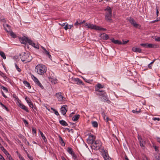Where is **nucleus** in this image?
I'll return each mask as SVG.
<instances>
[{
	"instance_id": "1",
	"label": "nucleus",
	"mask_w": 160,
	"mask_h": 160,
	"mask_svg": "<svg viewBox=\"0 0 160 160\" xmlns=\"http://www.w3.org/2000/svg\"><path fill=\"white\" fill-rule=\"evenodd\" d=\"M47 70L46 66L42 64H39L36 66L35 71L39 75H42L45 73Z\"/></svg>"
},
{
	"instance_id": "2",
	"label": "nucleus",
	"mask_w": 160,
	"mask_h": 160,
	"mask_svg": "<svg viewBox=\"0 0 160 160\" xmlns=\"http://www.w3.org/2000/svg\"><path fill=\"white\" fill-rule=\"evenodd\" d=\"M104 10L106 12L105 16V19L107 22H110L112 20V9L109 7L108 6Z\"/></svg>"
},
{
	"instance_id": "3",
	"label": "nucleus",
	"mask_w": 160,
	"mask_h": 160,
	"mask_svg": "<svg viewBox=\"0 0 160 160\" xmlns=\"http://www.w3.org/2000/svg\"><path fill=\"white\" fill-rule=\"evenodd\" d=\"M21 58L22 62H25V63H27L31 61L32 58L29 53L24 52L22 54Z\"/></svg>"
},
{
	"instance_id": "4",
	"label": "nucleus",
	"mask_w": 160,
	"mask_h": 160,
	"mask_svg": "<svg viewBox=\"0 0 160 160\" xmlns=\"http://www.w3.org/2000/svg\"><path fill=\"white\" fill-rule=\"evenodd\" d=\"M85 26L87 27L88 28L93 29L96 30L105 31L106 30V29L105 28L91 23H85Z\"/></svg>"
},
{
	"instance_id": "5",
	"label": "nucleus",
	"mask_w": 160,
	"mask_h": 160,
	"mask_svg": "<svg viewBox=\"0 0 160 160\" xmlns=\"http://www.w3.org/2000/svg\"><path fill=\"white\" fill-rule=\"evenodd\" d=\"M102 143L100 140L95 141L92 145V148L94 150H98L100 148Z\"/></svg>"
},
{
	"instance_id": "6",
	"label": "nucleus",
	"mask_w": 160,
	"mask_h": 160,
	"mask_svg": "<svg viewBox=\"0 0 160 160\" xmlns=\"http://www.w3.org/2000/svg\"><path fill=\"white\" fill-rule=\"evenodd\" d=\"M101 152H102V155L104 160H111V158L109 157L107 150H104L103 148H101Z\"/></svg>"
},
{
	"instance_id": "7",
	"label": "nucleus",
	"mask_w": 160,
	"mask_h": 160,
	"mask_svg": "<svg viewBox=\"0 0 160 160\" xmlns=\"http://www.w3.org/2000/svg\"><path fill=\"white\" fill-rule=\"evenodd\" d=\"M3 27L5 30L10 34L12 37L13 38H15L16 37V35L13 32L11 31H8L6 28V27H7L9 29H10V26L8 24H5V25H3Z\"/></svg>"
},
{
	"instance_id": "8",
	"label": "nucleus",
	"mask_w": 160,
	"mask_h": 160,
	"mask_svg": "<svg viewBox=\"0 0 160 160\" xmlns=\"http://www.w3.org/2000/svg\"><path fill=\"white\" fill-rule=\"evenodd\" d=\"M55 95L59 101L63 102L65 101H66V98L62 96L61 92H59L57 93H56Z\"/></svg>"
},
{
	"instance_id": "9",
	"label": "nucleus",
	"mask_w": 160,
	"mask_h": 160,
	"mask_svg": "<svg viewBox=\"0 0 160 160\" xmlns=\"http://www.w3.org/2000/svg\"><path fill=\"white\" fill-rule=\"evenodd\" d=\"M96 137L95 136L90 134L89 135L88 138L87 140L88 143L89 144H92L95 141Z\"/></svg>"
},
{
	"instance_id": "10",
	"label": "nucleus",
	"mask_w": 160,
	"mask_h": 160,
	"mask_svg": "<svg viewBox=\"0 0 160 160\" xmlns=\"http://www.w3.org/2000/svg\"><path fill=\"white\" fill-rule=\"evenodd\" d=\"M68 110V106L67 105H63L60 108V111L63 115H65Z\"/></svg>"
},
{
	"instance_id": "11",
	"label": "nucleus",
	"mask_w": 160,
	"mask_h": 160,
	"mask_svg": "<svg viewBox=\"0 0 160 160\" xmlns=\"http://www.w3.org/2000/svg\"><path fill=\"white\" fill-rule=\"evenodd\" d=\"M100 98L101 99V100L104 102H106L108 103H109L110 101L108 99V97L106 94H104L103 96L101 97Z\"/></svg>"
},
{
	"instance_id": "12",
	"label": "nucleus",
	"mask_w": 160,
	"mask_h": 160,
	"mask_svg": "<svg viewBox=\"0 0 160 160\" xmlns=\"http://www.w3.org/2000/svg\"><path fill=\"white\" fill-rule=\"evenodd\" d=\"M41 47L43 50V53L45 54L50 59H51L52 57L51 55L50 54L49 52L47 51L46 48L44 47L41 46Z\"/></svg>"
},
{
	"instance_id": "13",
	"label": "nucleus",
	"mask_w": 160,
	"mask_h": 160,
	"mask_svg": "<svg viewBox=\"0 0 160 160\" xmlns=\"http://www.w3.org/2000/svg\"><path fill=\"white\" fill-rule=\"evenodd\" d=\"M22 40L23 41V42L25 41V42H28L29 44L30 45H32V44L33 43L32 41L28 39L27 38L23 37L22 38Z\"/></svg>"
},
{
	"instance_id": "14",
	"label": "nucleus",
	"mask_w": 160,
	"mask_h": 160,
	"mask_svg": "<svg viewBox=\"0 0 160 160\" xmlns=\"http://www.w3.org/2000/svg\"><path fill=\"white\" fill-rule=\"evenodd\" d=\"M129 21L130 22V23L134 27L136 28L139 25L138 24L136 23L135 21L132 18H130Z\"/></svg>"
},
{
	"instance_id": "15",
	"label": "nucleus",
	"mask_w": 160,
	"mask_h": 160,
	"mask_svg": "<svg viewBox=\"0 0 160 160\" xmlns=\"http://www.w3.org/2000/svg\"><path fill=\"white\" fill-rule=\"evenodd\" d=\"M96 94L97 95H99L101 96V97L103 96L104 95V94H105L106 93L103 90H99L96 91Z\"/></svg>"
},
{
	"instance_id": "16",
	"label": "nucleus",
	"mask_w": 160,
	"mask_h": 160,
	"mask_svg": "<svg viewBox=\"0 0 160 160\" xmlns=\"http://www.w3.org/2000/svg\"><path fill=\"white\" fill-rule=\"evenodd\" d=\"M19 107L22 109L25 110L27 112H29V111L27 107H26L22 103H19Z\"/></svg>"
},
{
	"instance_id": "17",
	"label": "nucleus",
	"mask_w": 160,
	"mask_h": 160,
	"mask_svg": "<svg viewBox=\"0 0 160 160\" xmlns=\"http://www.w3.org/2000/svg\"><path fill=\"white\" fill-rule=\"evenodd\" d=\"M103 85H102L100 83H98L95 87V91H97L100 90V89L103 88Z\"/></svg>"
},
{
	"instance_id": "18",
	"label": "nucleus",
	"mask_w": 160,
	"mask_h": 160,
	"mask_svg": "<svg viewBox=\"0 0 160 160\" xmlns=\"http://www.w3.org/2000/svg\"><path fill=\"white\" fill-rule=\"evenodd\" d=\"M111 41L114 43L118 45H121L122 44L121 42L118 40H115L114 38H112L111 39Z\"/></svg>"
},
{
	"instance_id": "19",
	"label": "nucleus",
	"mask_w": 160,
	"mask_h": 160,
	"mask_svg": "<svg viewBox=\"0 0 160 160\" xmlns=\"http://www.w3.org/2000/svg\"><path fill=\"white\" fill-rule=\"evenodd\" d=\"M132 50L134 52H141L142 51L141 49L138 48H136L135 47L132 48Z\"/></svg>"
},
{
	"instance_id": "20",
	"label": "nucleus",
	"mask_w": 160,
	"mask_h": 160,
	"mask_svg": "<svg viewBox=\"0 0 160 160\" xmlns=\"http://www.w3.org/2000/svg\"><path fill=\"white\" fill-rule=\"evenodd\" d=\"M80 117V115L79 114L74 116L72 118V119L73 121H76L78 120Z\"/></svg>"
},
{
	"instance_id": "21",
	"label": "nucleus",
	"mask_w": 160,
	"mask_h": 160,
	"mask_svg": "<svg viewBox=\"0 0 160 160\" xmlns=\"http://www.w3.org/2000/svg\"><path fill=\"white\" fill-rule=\"evenodd\" d=\"M156 47V45L154 44L147 43V48H154Z\"/></svg>"
},
{
	"instance_id": "22",
	"label": "nucleus",
	"mask_w": 160,
	"mask_h": 160,
	"mask_svg": "<svg viewBox=\"0 0 160 160\" xmlns=\"http://www.w3.org/2000/svg\"><path fill=\"white\" fill-rule=\"evenodd\" d=\"M59 123L62 126H67L68 125V124L66 122L63 120H60Z\"/></svg>"
},
{
	"instance_id": "23",
	"label": "nucleus",
	"mask_w": 160,
	"mask_h": 160,
	"mask_svg": "<svg viewBox=\"0 0 160 160\" xmlns=\"http://www.w3.org/2000/svg\"><path fill=\"white\" fill-rule=\"evenodd\" d=\"M74 81L76 82V83L78 84H80L82 83V82L78 78H74Z\"/></svg>"
},
{
	"instance_id": "24",
	"label": "nucleus",
	"mask_w": 160,
	"mask_h": 160,
	"mask_svg": "<svg viewBox=\"0 0 160 160\" xmlns=\"http://www.w3.org/2000/svg\"><path fill=\"white\" fill-rule=\"evenodd\" d=\"M49 80L51 81L52 83H53L55 84L57 82V80L55 78H49Z\"/></svg>"
},
{
	"instance_id": "25",
	"label": "nucleus",
	"mask_w": 160,
	"mask_h": 160,
	"mask_svg": "<svg viewBox=\"0 0 160 160\" xmlns=\"http://www.w3.org/2000/svg\"><path fill=\"white\" fill-rule=\"evenodd\" d=\"M23 83L24 85L26 86V87L28 88H31L30 85L29 83L27 81H24L23 82Z\"/></svg>"
},
{
	"instance_id": "26",
	"label": "nucleus",
	"mask_w": 160,
	"mask_h": 160,
	"mask_svg": "<svg viewBox=\"0 0 160 160\" xmlns=\"http://www.w3.org/2000/svg\"><path fill=\"white\" fill-rule=\"evenodd\" d=\"M92 124L93 127L94 128H97L98 127V123L96 121H93L92 122Z\"/></svg>"
},
{
	"instance_id": "27",
	"label": "nucleus",
	"mask_w": 160,
	"mask_h": 160,
	"mask_svg": "<svg viewBox=\"0 0 160 160\" xmlns=\"http://www.w3.org/2000/svg\"><path fill=\"white\" fill-rule=\"evenodd\" d=\"M59 141L62 146H64L65 145V143H64L62 138L61 137H59Z\"/></svg>"
},
{
	"instance_id": "28",
	"label": "nucleus",
	"mask_w": 160,
	"mask_h": 160,
	"mask_svg": "<svg viewBox=\"0 0 160 160\" xmlns=\"http://www.w3.org/2000/svg\"><path fill=\"white\" fill-rule=\"evenodd\" d=\"M67 151V152L70 154H72V153L74 152L72 148L70 147H68Z\"/></svg>"
},
{
	"instance_id": "29",
	"label": "nucleus",
	"mask_w": 160,
	"mask_h": 160,
	"mask_svg": "<svg viewBox=\"0 0 160 160\" xmlns=\"http://www.w3.org/2000/svg\"><path fill=\"white\" fill-rule=\"evenodd\" d=\"M28 104L29 106L33 110H34V109H35V108H34V105L32 102H29L28 103Z\"/></svg>"
},
{
	"instance_id": "30",
	"label": "nucleus",
	"mask_w": 160,
	"mask_h": 160,
	"mask_svg": "<svg viewBox=\"0 0 160 160\" xmlns=\"http://www.w3.org/2000/svg\"><path fill=\"white\" fill-rule=\"evenodd\" d=\"M0 55L4 59H6V57L3 52L0 51Z\"/></svg>"
},
{
	"instance_id": "31",
	"label": "nucleus",
	"mask_w": 160,
	"mask_h": 160,
	"mask_svg": "<svg viewBox=\"0 0 160 160\" xmlns=\"http://www.w3.org/2000/svg\"><path fill=\"white\" fill-rule=\"evenodd\" d=\"M103 38L104 39L107 40L109 38L108 36L106 34L104 33L103 34Z\"/></svg>"
},
{
	"instance_id": "32",
	"label": "nucleus",
	"mask_w": 160,
	"mask_h": 160,
	"mask_svg": "<svg viewBox=\"0 0 160 160\" xmlns=\"http://www.w3.org/2000/svg\"><path fill=\"white\" fill-rule=\"evenodd\" d=\"M71 155L72 158H73L74 160H77V156H76V154H75L74 152H73V153H72V154H71Z\"/></svg>"
},
{
	"instance_id": "33",
	"label": "nucleus",
	"mask_w": 160,
	"mask_h": 160,
	"mask_svg": "<svg viewBox=\"0 0 160 160\" xmlns=\"http://www.w3.org/2000/svg\"><path fill=\"white\" fill-rule=\"evenodd\" d=\"M0 75L3 77L4 79L7 78L5 74L1 71H0Z\"/></svg>"
},
{
	"instance_id": "34",
	"label": "nucleus",
	"mask_w": 160,
	"mask_h": 160,
	"mask_svg": "<svg viewBox=\"0 0 160 160\" xmlns=\"http://www.w3.org/2000/svg\"><path fill=\"white\" fill-rule=\"evenodd\" d=\"M104 120L106 122H108L109 120H110V119L106 115L104 116L103 117Z\"/></svg>"
},
{
	"instance_id": "35",
	"label": "nucleus",
	"mask_w": 160,
	"mask_h": 160,
	"mask_svg": "<svg viewBox=\"0 0 160 160\" xmlns=\"http://www.w3.org/2000/svg\"><path fill=\"white\" fill-rule=\"evenodd\" d=\"M41 135L44 142H45L47 141V139L43 133H41Z\"/></svg>"
},
{
	"instance_id": "36",
	"label": "nucleus",
	"mask_w": 160,
	"mask_h": 160,
	"mask_svg": "<svg viewBox=\"0 0 160 160\" xmlns=\"http://www.w3.org/2000/svg\"><path fill=\"white\" fill-rule=\"evenodd\" d=\"M15 66L16 67V68L17 70L19 72H20L21 71V69L19 68L18 66L17 65V64L16 63H15Z\"/></svg>"
},
{
	"instance_id": "37",
	"label": "nucleus",
	"mask_w": 160,
	"mask_h": 160,
	"mask_svg": "<svg viewBox=\"0 0 160 160\" xmlns=\"http://www.w3.org/2000/svg\"><path fill=\"white\" fill-rule=\"evenodd\" d=\"M141 112V110H139L138 111H136L135 110H132V112L133 113H136V114H138V113L140 112Z\"/></svg>"
},
{
	"instance_id": "38",
	"label": "nucleus",
	"mask_w": 160,
	"mask_h": 160,
	"mask_svg": "<svg viewBox=\"0 0 160 160\" xmlns=\"http://www.w3.org/2000/svg\"><path fill=\"white\" fill-rule=\"evenodd\" d=\"M83 23V22H78V21H77L74 24V25L77 27V26L80 25Z\"/></svg>"
},
{
	"instance_id": "39",
	"label": "nucleus",
	"mask_w": 160,
	"mask_h": 160,
	"mask_svg": "<svg viewBox=\"0 0 160 160\" xmlns=\"http://www.w3.org/2000/svg\"><path fill=\"white\" fill-rule=\"evenodd\" d=\"M140 45L141 46H142L144 48H147V43H141Z\"/></svg>"
},
{
	"instance_id": "40",
	"label": "nucleus",
	"mask_w": 160,
	"mask_h": 160,
	"mask_svg": "<svg viewBox=\"0 0 160 160\" xmlns=\"http://www.w3.org/2000/svg\"><path fill=\"white\" fill-rule=\"evenodd\" d=\"M34 81L37 84L40 82L38 79L35 77L34 78Z\"/></svg>"
},
{
	"instance_id": "41",
	"label": "nucleus",
	"mask_w": 160,
	"mask_h": 160,
	"mask_svg": "<svg viewBox=\"0 0 160 160\" xmlns=\"http://www.w3.org/2000/svg\"><path fill=\"white\" fill-rule=\"evenodd\" d=\"M37 85L39 86L40 88L43 89L44 88V87L42 85V84L40 83L39 82V83H38Z\"/></svg>"
},
{
	"instance_id": "42",
	"label": "nucleus",
	"mask_w": 160,
	"mask_h": 160,
	"mask_svg": "<svg viewBox=\"0 0 160 160\" xmlns=\"http://www.w3.org/2000/svg\"><path fill=\"white\" fill-rule=\"evenodd\" d=\"M0 104L2 106V107H4V109L6 110L7 111H8V108L4 104H3L1 102H0Z\"/></svg>"
},
{
	"instance_id": "43",
	"label": "nucleus",
	"mask_w": 160,
	"mask_h": 160,
	"mask_svg": "<svg viewBox=\"0 0 160 160\" xmlns=\"http://www.w3.org/2000/svg\"><path fill=\"white\" fill-rule=\"evenodd\" d=\"M25 99L28 103L29 102H31L30 98H28L26 97Z\"/></svg>"
},
{
	"instance_id": "44",
	"label": "nucleus",
	"mask_w": 160,
	"mask_h": 160,
	"mask_svg": "<svg viewBox=\"0 0 160 160\" xmlns=\"http://www.w3.org/2000/svg\"><path fill=\"white\" fill-rule=\"evenodd\" d=\"M152 120L153 121L157 120L159 121L160 120V118H153Z\"/></svg>"
},
{
	"instance_id": "45",
	"label": "nucleus",
	"mask_w": 160,
	"mask_h": 160,
	"mask_svg": "<svg viewBox=\"0 0 160 160\" xmlns=\"http://www.w3.org/2000/svg\"><path fill=\"white\" fill-rule=\"evenodd\" d=\"M32 133L33 134H36V129L34 128H32Z\"/></svg>"
},
{
	"instance_id": "46",
	"label": "nucleus",
	"mask_w": 160,
	"mask_h": 160,
	"mask_svg": "<svg viewBox=\"0 0 160 160\" xmlns=\"http://www.w3.org/2000/svg\"><path fill=\"white\" fill-rule=\"evenodd\" d=\"M3 152L7 156V157L8 156H9L10 155L8 153V152L6 150H4Z\"/></svg>"
},
{
	"instance_id": "47",
	"label": "nucleus",
	"mask_w": 160,
	"mask_h": 160,
	"mask_svg": "<svg viewBox=\"0 0 160 160\" xmlns=\"http://www.w3.org/2000/svg\"><path fill=\"white\" fill-rule=\"evenodd\" d=\"M22 120L26 125H28V122L26 120H25L23 118L22 119Z\"/></svg>"
},
{
	"instance_id": "48",
	"label": "nucleus",
	"mask_w": 160,
	"mask_h": 160,
	"mask_svg": "<svg viewBox=\"0 0 160 160\" xmlns=\"http://www.w3.org/2000/svg\"><path fill=\"white\" fill-rule=\"evenodd\" d=\"M64 28L66 30L68 29V24L67 23V24L65 25V26L64 27Z\"/></svg>"
},
{
	"instance_id": "49",
	"label": "nucleus",
	"mask_w": 160,
	"mask_h": 160,
	"mask_svg": "<svg viewBox=\"0 0 160 160\" xmlns=\"http://www.w3.org/2000/svg\"><path fill=\"white\" fill-rule=\"evenodd\" d=\"M27 156L28 158L30 160H33V158L31 156H30L28 154H27Z\"/></svg>"
},
{
	"instance_id": "50",
	"label": "nucleus",
	"mask_w": 160,
	"mask_h": 160,
	"mask_svg": "<svg viewBox=\"0 0 160 160\" xmlns=\"http://www.w3.org/2000/svg\"><path fill=\"white\" fill-rule=\"evenodd\" d=\"M155 40L157 42H160V37H158L155 38Z\"/></svg>"
},
{
	"instance_id": "51",
	"label": "nucleus",
	"mask_w": 160,
	"mask_h": 160,
	"mask_svg": "<svg viewBox=\"0 0 160 160\" xmlns=\"http://www.w3.org/2000/svg\"><path fill=\"white\" fill-rule=\"evenodd\" d=\"M129 40H127V41H123V43H122V44H125L126 43H127L128 42H129Z\"/></svg>"
},
{
	"instance_id": "52",
	"label": "nucleus",
	"mask_w": 160,
	"mask_h": 160,
	"mask_svg": "<svg viewBox=\"0 0 160 160\" xmlns=\"http://www.w3.org/2000/svg\"><path fill=\"white\" fill-rule=\"evenodd\" d=\"M19 158L20 160H25L24 158H23L22 157H21L20 155L19 154Z\"/></svg>"
},
{
	"instance_id": "53",
	"label": "nucleus",
	"mask_w": 160,
	"mask_h": 160,
	"mask_svg": "<svg viewBox=\"0 0 160 160\" xmlns=\"http://www.w3.org/2000/svg\"><path fill=\"white\" fill-rule=\"evenodd\" d=\"M7 157L8 158L9 160H13L10 155L8 156Z\"/></svg>"
},
{
	"instance_id": "54",
	"label": "nucleus",
	"mask_w": 160,
	"mask_h": 160,
	"mask_svg": "<svg viewBox=\"0 0 160 160\" xmlns=\"http://www.w3.org/2000/svg\"><path fill=\"white\" fill-rule=\"evenodd\" d=\"M138 138L139 141V142H142V138H141V137H140L139 136H138Z\"/></svg>"
},
{
	"instance_id": "55",
	"label": "nucleus",
	"mask_w": 160,
	"mask_h": 160,
	"mask_svg": "<svg viewBox=\"0 0 160 160\" xmlns=\"http://www.w3.org/2000/svg\"><path fill=\"white\" fill-rule=\"evenodd\" d=\"M159 21V20L157 19L155 20L152 21L151 22V23H154L155 22H158Z\"/></svg>"
},
{
	"instance_id": "56",
	"label": "nucleus",
	"mask_w": 160,
	"mask_h": 160,
	"mask_svg": "<svg viewBox=\"0 0 160 160\" xmlns=\"http://www.w3.org/2000/svg\"><path fill=\"white\" fill-rule=\"evenodd\" d=\"M54 113L57 116H58L59 115L58 111L57 110L54 112Z\"/></svg>"
},
{
	"instance_id": "57",
	"label": "nucleus",
	"mask_w": 160,
	"mask_h": 160,
	"mask_svg": "<svg viewBox=\"0 0 160 160\" xmlns=\"http://www.w3.org/2000/svg\"><path fill=\"white\" fill-rule=\"evenodd\" d=\"M1 88L4 90L7 91V88L4 86H2L1 87Z\"/></svg>"
},
{
	"instance_id": "58",
	"label": "nucleus",
	"mask_w": 160,
	"mask_h": 160,
	"mask_svg": "<svg viewBox=\"0 0 160 160\" xmlns=\"http://www.w3.org/2000/svg\"><path fill=\"white\" fill-rule=\"evenodd\" d=\"M140 146L141 147H144V145L143 144V142H140Z\"/></svg>"
},
{
	"instance_id": "59",
	"label": "nucleus",
	"mask_w": 160,
	"mask_h": 160,
	"mask_svg": "<svg viewBox=\"0 0 160 160\" xmlns=\"http://www.w3.org/2000/svg\"><path fill=\"white\" fill-rule=\"evenodd\" d=\"M34 48H37V49H39V46L38 44H37V45L35 44Z\"/></svg>"
},
{
	"instance_id": "60",
	"label": "nucleus",
	"mask_w": 160,
	"mask_h": 160,
	"mask_svg": "<svg viewBox=\"0 0 160 160\" xmlns=\"http://www.w3.org/2000/svg\"><path fill=\"white\" fill-rule=\"evenodd\" d=\"M69 28H68L69 29H71L72 27H73V25H70L69 26Z\"/></svg>"
},
{
	"instance_id": "61",
	"label": "nucleus",
	"mask_w": 160,
	"mask_h": 160,
	"mask_svg": "<svg viewBox=\"0 0 160 160\" xmlns=\"http://www.w3.org/2000/svg\"><path fill=\"white\" fill-rule=\"evenodd\" d=\"M157 141L159 142L160 144V138H157Z\"/></svg>"
},
{
	"instance_id": "62",
	"label": "nucleus",
	"mask_w": 160,
	"mask_h": 160,
	"mask_svg": "<svg viewBox=\"0 0 160 160\" xmlns=\"http://www.w3.org/2000/svg\"><path fill=\"white\" fill-rule=\"evenodd\" d=\"M1 149L2 150L3 152L4 150H5L6 149L4 148L3 147H2L1 148Z\"/></svg>"
},
{
	"instance_id": "63",
	"label": "nucleus",
	"mask_w": 160,
	"mask_h": 160,
	"mask_svg": "<svg viewBox=\"0 0 160 160\" xmlns=\"http://www.w3.org/2000/svg\"><path fill=\"white\" fill-rule=\"evenodd\" d=\"M2 159H3L4 158L0 154V160Z\"/></svg>"
},
{
	"instance_id": "64",
	"label": "nucleus",
	"mask_w": 160,
	"mask_h": 160,
	"mask_svg": "<svg viewBox=\"0 0 160 160\" xmlns=\"http://www.w3.org/2000/svg\"><path fill=\"white\" fill-rule=\"evenodd\" d=\"M125 160H129L128 157L126 156L125 157Z\"/></svg>"
}]
</instances>
